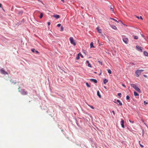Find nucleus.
I'll return each instance as SVG.
<instances>
[{
  "mask_svg": "<svg viewBox=\"0 0 148 148\" xmlns=\"http://www.w3.org/2000/svg\"><path fill=\"white\" fill-rule=\"evenodd\" d=\"M18 91L23 95H26L28 94L27 91L25 89L20 90V87H19L18 88Z\"/></svg>",
  "mask_w": 148,
  "mask_h": 148,
  "instance_id": "nucleus-1",
  "label": "nucleus"
},
{
  "mask_svg": "<svg viewBox=\"0 0 148 148\" xmlns=\"http://www.w3.org/2000/svg\"><path fill=\"white\" fill-rule=\"evenodd\" d=\"M130 85L133 88L138 92L141 93V92L140 89L135 84H131Z\"/></svg>",
  "mask_w": 148,
  "mask_h": 148,
  "instance_id": "nucleus-2",
  "label": "nucleus"
},
{
  "mask_svg": "<svg viewBox=\"0 0 148 148\" xmlns=\"http://www.w3.org/2000/svg\"><path fill=\"white\" fill-rule=\"evenodd\" d=\"M143 71V70H137L135 72L136 76L137 77H138L140 74Z\"/></svg>",
  "mask_w": 148,
  "mask_h": 148,
  "instance_id": "nucleus-3",
  "label": "nucleus"
},
{
  "mask_svg": "<svg viewBox=\"0 0 148 148\" xmlns=\"http://www.w3.org/2000/svg\"><path fill=\"white\" fill-rule=\"evenodd\" d=\"M69 40L71 43L74 46H75L76 45V43L75 41L74 40L73 38L72 37H70L69 38Z\"/></svg>",
  "mask_w": 148,
  "mask_h": 148,
  "instance_id": "nucleus-4",
  "label": "nucleus"
},
{
  "mask_svg": "<svg viewBox=\"0 0 148 148\" xmlns=\"http://www.w3.org/2000/svg\"><path fill=\"white\" fill-rule=\"evenodd\" d=\"M123 42L126 44H127L128 42V38L125 37L123 38Z\"/></svg>",
  "mask_w": 148,
  "mask_h": 148,
  "instance_id": "nucleus-5",
  "label": "nucleus"
},
{
  "mask_svg": "<svg viewBox=\"0 0 148 148\" xmlns=\"http://www.w3.org/2000/svg\"><path fill=\"white\" fill-rule=\"evenodd\" d=\"M1 73L3 74L6 75L7 74V73L3 69H2L0 70Z\"/></svg>",
  "mask_w": 148,
  "mask_h": 148,
  "instance_id": "nucleus-6",
  "label": "nucleus"
},
{
  "mask_svg": "<svg viewBox=\"0 0 148 148\" xmlns=\"http://www.w3.org/2000/svg\"><path fill=\"white\" fill-rule=\"evenodd\" d=\"M124 121L123 120H122L121 121V124L122 127L123 128H124L125 127L124 125Z\"/></svg>",
  "mask_w": 148,
  "mask_h": 148,
  "instance_id": "nucleus-7",
  "label": "nucleus"
},
{
  "mask_svg": "<svg viewBox=\"0 0 148 148\" xmlns=\"http://www.w3.org/2000/svg\"><path fill=\"white\" fill-rule=\"evenodd\" d=\"M90 81H91L92 82H93L95 83H97V80L96 79H90Z\"/></svg>",
  "mask_w": 148,
  "mask_h": 148,
  "instance_id": "nucleus-8",
  "label": "nucleus"
},
{
  "mask_svg": "<svg viewBox=\"0 0 148 148\" xmlns=\"http://www.w3.org/2000/svg\"><path fill=\"white\" fill-rule=\"evenodd\" d=\"M136 48L138 49V50L142 52V49L139 46H136Z\"/></svg>",
  "mask_w": 148,
  "mask_h": 148,
  "instance_id": "nucleus-9",
  "label": "nucleus"
},
{
  "mask_svg": "<svg viewBox=\"0 0 148 148\" xmlns=\"http://www.w3.org/2000/svg\"><path fill=\"white\" fill-rule=\"evenodd\" d=\"M53 16L56 19H58L60 17V16L58 15H53Z\"/></svg>",
  "mask_w": 148,
  "mask_h": 148,
  "instance_id": "nucleus-10",
  "label": "nucleus"
},
{
  "mask_svg": "<svg viewBox=\"0 0 148 148\" xmlns=\"http://www.w3.org/2000/svg\"><path fill=\"white\" fill-rule=\"evenodd\" d=\"M97 29L98 32L101 34V30L99 29V27H97Z\"/></svg>",
  "mask_w": 148,
  "mask_h": 148,
  "instance_id": "nucleus-11",
  "label": "nucleus"
},
{
  "mask_svg": "<svg viewBox=\"0 0 148 148\" xmlns=\"http://www.w3.org/2000/svg\"><path fill=\"white\" fill-rule=\"evenodd\" d=\"M110 26H111V27H112V28L114 29H117L116 27L114 25H110Z\"/></svg>",
  "mask_w": 148,
  "mask_h": 148,
  "instance_id": "nucleus-12",
  "label": "nucleus"
},
{
  "mask_svg": "<svg viewBox=\"0 0 148 148\" xmlns=\"http://www.w3.org/2000/svg\"><path fill=\"white\" fill-rule=\"evenodd\" d=\"M103 83L104 84H106L108 82V80L106 79H105L103 80Z\"/></svg>",
  "mask_w": 148,
  "mask_h": 148,
  "instance_id": "nucleus-13",
  "label": "nucleus"
},
{
  "mask_svg": "<svg viewBox=\"0 0 148 148\" xmlns=\"http://www.w3.org/2000/svg\"><path fill=\"white\" fill-rule=\"evenodd\" d=\"M116 101L118 103H119V105H120L121 106L122 105V103L118 99Z\"/></svg>",
  "mask_w": 148,
  "mask_h": 148,
  "instance_id": "nucleus-14",
  "label": "nucleus"
},
{
  "mask_svg": "<svg viewBox=\"0 0 148 148\" xmlns=\"http://www.w3.org/2000/svg\"><path fill=\"white\" fill-rule=\"evenodd\" d=\"M86 62L88 64V66L91 67V66L90 63H89V61L88 60H87L86 61Z\"/></svg>",
  "mask_w": 148,
  "mask_h": 148,
  "instance_id": "nucleus-15",
  "label": "nucleus"
},
{
  "mask_svg": "<svg viewBox=\"0 0 148 148\" xmlns=\"http://www.w3.org/2000/svg\"><path fill=\"white\" fill-rule=\"evenodd\" d=\"M134 95L135 96H139V94L135 91H134Z\"/></svg>",
  "mask_w": 148,
  "mask_h": 148,
  "instance_id": "nucleus-16",
  "label": "nucleus"
},
{
  "mask_svg": "<svg viewBox=\"0 0 148 148\" xmlns=\"http://www.w3.org/2000/svg\"><path fill=\"white\" fill-rule=\"evenodd\" d=\"M144 54L146 56H148V53L146 51H145L144 52Z\"/></svg>",
  "mask_w": 148,
  "mask_h": 148,
  "instance_id": "nucleus-17",
  "label": "nucleus"
},
{
  "mask_svg": "<svg viewBox=\"0 0 148 148\" xmlns=\"http://www.w3.org/2000/svg\"><path fill=\"white\" fill-rule=\"evenodd\" d=\"M97 95L100 98H101V95L100 94L99 92V91H98L97 92Z\"/></svg>",
  "mask_w": 148,
  "mask_h": 148,
  "instance_id": "nucleus-18",
  "label": "nucleus"
},
{
  "mask_svg": "<svg viewBox=\"0 0 148 148\" xmlns=\"http://www.w3.org/2000/svg\"><path fill=\"white\" fill-rule=\"evenodd\" d=\"M80 54V53H79L77 55V56L76 58V59L77 60H78L79 59V55Z\"/></svg>",
  "mask_w": 148,
  "mask_h": 148,
  "instance_id": "nucleus-19",
  "label": "nucleus"
},
{
  "mask_svg": "<svg viewBox=\"0 0 148 148\" xmlns=\"http://www.w3.org/2000/svg\"><path fill=\"white\" fill-rule=\"evenodd\" d=\"M90 48L94 47L93 46V42H91L90 44Z\"/></svg>",
  "mask_w": 148,
  "mask_h": 148,
  "instance_id": "nucleus-20",
  "label": "nucleus"
},
{
  "mask_svg": "<svg viewBox=\"0 0 148 148\" xmlns=\"http://www.w3.org/2000/svg\"><path fill=\"white\" fill-rule=\"evenodd\" d=\"M23 14V12L22 11H21L19 12L18 13V14L20 15H22Z\"/></svg>",
  "mask_w": 148,
  "mask_h": 148,
  "instance_id": "nucleus-21",
  "label": "nucleus"
},
{
  "mask_svg": "<svg viewBox=\"0 0 148 148\" xmlns=\"http://www.w3.org/2000/svg\"><path fill=\"white\" fill-rule=\"evenodd\" d=\"M10 82L11 83L14 84L16 83V82H14V81L12 80H11L10 81Z\"/></svg>",
  "mask_w": 148,
  "mask_h": 148,
  "instance_id": "nucleus-22",
  "label": "nucleus"
},
{
  "mask_svg": "<svg viewBox=\"0 0 148 148\" xmlns=\"http://www.w3.org/2000/svg\"><path fill=\"white\" fill-rule=\"evenodd\" d=\"M110 18V19L112 20L117 23H119L118 21L116 20L113 18Z\"/></svg>",
  "mask_w": 148,
  "mask_h": 148,
  "instance_id": "nucleus-23",
  "label": "nucleus"
},
{
  "mask_svg": "<svg viewBox=\"0 0 148 148\" xmlns=\"http://www.w3.org/2000/svg\"><path fill=\"white\" fill-rule=\"evenodd\" d=\"M107 71H108V72L109 74H110L112 73V71L110 69H108V70H107Z\"/></svg>",
  "mask_w": 148,
  "mask_h": 148,
  "instance_id": "nucleus-24",
  "label": "nucleus"
},
{
  "mask_svg": "<svg viewBox=\"0 0 148 148\" xmlns=\"http://www.w3.org/2000/svg\"><path fill=\"white\" fill-rule=\"evenodd\" d=\"M43 16V14L42 13H41L40 14V18H42Z\"/></svg>",
  "mask_w": 148,
  "mask_h": 148,
  "instance_id": "nucleus-25",
  "label": "nucleus"
},
{
  "mask_svg": "<svg viewBox=\"0 0 148 148\" xmlns=\"http://www.w3.org/2000/svg\"><path fill=\"white\" fill-rule=\"evenodd\" d=\"M140 141H139V143L140 146L141 147H144V146L143 145H141V144H140Z\"/></svg>",
  "mask_w": 148,
  "mask_h": 148,
  "instance_id": "nucleus-26",
  "label": "nucleus"
},
{
  "mask_svg": "<svg viewBox=\"0 0 148 148\" xmlns=\"http://www.w3.org/2000/svg\"><path fill=\"white\" fill-rule=\"evenodd\" d=\"M86 86H87V87H90V85L88 84V82H86Z\"/></svg>",
  "mask_w": 148,
  "mask_h": 148,
  "instance_id": "nucleus-27",
  "label": "nucleus"
},
{
  "mask_svg": "<svg viewBox=\"0 0 148 148\" xmlns=\"http://www.w3.org/2000/svg\"><path fill=\"white\" fill-rule=\"evenodd\" d=\"M64 27L62 26H61V31H63L64 30Z\"/></svg>",
  "mask_w": 148,
  "mask_h": 148,
  "instance_id": "nucleus-28",
  "label": "nucleus"
},
{
  "mask_svg": "<svg viewBox=\"0 0 148 148\" xmlns=\"http://www.w3.org/2000/svg\"><path fill=\"white\" fill-rule=\"evenodd\" d=\"M126 99L128 100L130 99V97L128 95H127L126 96Z\"/></svg>",
  "mask_w": 148,
  "mask_h": 148,
  "instance_id": "nucleus-29",
  "label": "nucleus"
},
{
  "mask_svg": "<svg viewBox=\"0 0 148 148\" xmlns=\"http://www.w3.org/2000/svg\"><path fill=\"white\" fill-rule=\"evenodd\" d=\"M138 37L137 36H134V39H138Z\"/></svg>",
  "mask_w": 148,
  "mask_h": 148,
  "instance_id": "nucleus-30",
  "label": "nucleus"
},
{
  "mask_svg": "<svg viewBox=\"0 0 148 148\" xmlns=\"http://www.w3.org/2000/svg\"><path fill=\"white\" fill-rule=\"evenodd\" d=\"M89 106L92 109H94V108L93 106H90V105H89Z\"/></svg>",
  "mask_w": 148,
  "mask_h": 148,
  "instance_id": "nucleus-31",
  "label": "nucleus"
},
{
  "mask_svg": "<svg viewBox=\"0 0 148 148\" xmlns=\"http://www.w3.org/2000/svg\"><path fill=\"white\" fill-rule=\"evenodd\" d=\"M61 24H58V25H57V26L59 27H60V26H61Z\"/></svg>",
  "mask_w": 148,
  "mask_h": 148,
  "instance_id": "nucleus-32",
  "label": "nucleus"
},
{
  "mask_svg": "<svg viewBox=\"0 0 148 148\" xmlns=\"http://www.w3.org/2000/svg\"><path fill=\"white\" fill-rule=\"evenodd\" d=\"M32 51L33 52H35V49H32Z\"/></svg>",
  "mask_w": 148,
  "mask_h": 148,
  "instance_id": "nucleus-33",
  "label": "nucleus"
},
{
  "mask_svg": "<svg viewBox=\"0 0 148 148\" xmlns=\"http://www.w3.org/2000/svg\"><path fill=\"white\" fill-rule=\"evenodd\" d=\"M144 102L145 105H146L148 104V103L147 102H146L145 101H144Z\"/></svg>",
  "mask_w": 148,
  "mask_h": 148,
  "instance_id": "nucleus-34",
  "label": "nucleus"
},
{
  "mask_svg": "<svg viewBox=\"0 0 148 148\" xmlns=\"http://www.w3.org/2000/svg\"><path fill=\"white\" fill-rule=\"evenodd\" d=\"M121 93H119L118 94V95L120 96L121 97Z\"/></svg>",
  "mask_w": 148,
  "mask_h": 148,
  "instance_id": "nucleus-35",
  "label": "nucleus"
},
{
  "mask_svg": "<svg viewBox=\"0 0 148 148\" xmlns=\"http://www.w3.org/2000/svg\"><path fill=\"white\" fill-rule=\"evenodd\" d=\"M110 10L111 11L113 12L114 11V10H113V8H112L111 7H110Z\"/></svg>",
  "mask_w": 148,
  "mask_h": 148,
  "instance_id": "nucleus-36",
  "label": "nucleus"
},
{
  "mask_svg": "<svg viewBox=\"0 0 148 148\" xmlns=\"http://www.w3.org/2000/svg\"><path fill=\"white\" fill-rule=\"evenodd\" d=\"M99 63L100 64H101V65H102V62L100 61H99Z\"/></svg>",
  "mask_w": 148,
  "mask_h": 148,
  "instance_id": "nucleus-37",
  "label": "nucleus"
},
{
  "mask_svg": "<svg viewBox=\"0 0 148 148\" xmlns=\"http://www.w3.org/2000/svg\"><path fill=\"white\" fill-rule=\"evenodd\" d=\"M143 76H144V77H146V78H148V77H147V75H143Z\"/></svg>",
  "mask_w": 148,
  "mask_h": 148,
  "instance_id": "nucleus-38",
  "label": "nucleus"
},
{
  "mask_svg": "<svg viewBox=\"0 0 148 148\" xmlns=\"http://www.w3.org/2000/svg\"><path fill=\"white\" fill-rule=\"evenodd\" d=\"M79 56H80L82 58H83V56L81 53H80Z\"/></svg>",
  "mask_w": 148,
  "mask_h": 148,
  "instance_id": "nucleus-39",
  "label": "nucleus"
},
{
  "mask_svg": "<svg viewBox=\"0 0 148 148\" xmlns=\"http://www.w3.org/2000/svg\"><path fill=\"white\" fill-rule=\"evenodd\" d=\"M35 52L36 53L38 54L39 52L38 51H36Z\"/></svg>",
  "mask_w": 148,
  "mask_h": 148,
  "instance_id": "nucleus-40",
  "label": "nucleus"
},
{
  "mask_svg": "<svg viewBox=\"0 0 148 148\" xmlns=\"http://www.w3.org/2000/svg\"><path fill=\"white\" fill-rule=\"evenodd\" d=\"M47 23L48 25H50L51 24V23L50 22H48Z\"/></svg>",
  "mask_w": 148,
  "mask_h": 148,
  "instance_id": "nucleus-41",
  "label": "nucleus"
},
{
  "mask_svg": "<svg viewBox=\"0 0 148 148\" xmlns=\"http://www.w3.org/2000/svg\"><path fill=\"white\" fill-rule=\"evenodd\" d=\"M112 113H113V114L115 115V112H114V110H113L112 111Z\"/></svg>",
  "mask_w": 148,
  "mask_h": 148,
  "instance_id": "nucleus-42",
  "label": "nucleus"
},
{
  "mask_svg": "<svg viewBox=\"0 0 148 148\" xmlns=\"http://www.w3.org/2000/svg\"><path fill=\"white\" fill-rule=\"evenodd\" d=\"M122 86H123L124 87H126V86H125V85L124 84H122Z\"/></svg>",
  "mask_w": 148,
  "mask_h": 148,
  "instance_id": "nucleus-43",
  "label": "nucleus"
},
{
  "mask_svg": "<svg viewBox=\"0 0 148 148\" xmlns=\"http://www.w3.org/2000/svg\"><path fill=\"white\" fill-rule=\"evenodd\" d=\"M0 8L2 7V4L1 3H0Z\"/></svg>",
  "mask_w": 148,
  "mask_h": 148,
  "instance_id": "nucleus-44",
  "label": "nucleus"
},
{
  "mask_svg": "<svg viewBox=\"0 0 148 148\" xmlns=\"http://www.w3.org/2000/svg\"><path fill=\"white\" fill-rule=\"evenodd\" d=\"M140 18L141 19H142V20H143V18H142V17L141 16H140Z\"/></svg>",
  "mask_w": 148,
  "mask_h": 148,
  "instance_id": "nucleus-45",
  "label": "nucleus"
},
{
  "mask_svg": "<svg viewBox=\"0 0 148 148\" xmlns=\"http://www.w3.org/2000/svg\"><path fill=\"white\" fill-rule=\"evenodd\" d=\"M136 17H137V18L138 19H139V17L138 16H137Z\"/></svg>",
  "mask_w": 148,
  "mask_h": 148,
  "instance_id": "nucleus-46",
  "label": "nucleus"
},
{
  "mask_svg": "<svg viewBox=\"0 0 148 148\" xmlns=\"http://www.w3.org/2000/svg\"><path fill=\"white\" fill-rule=\"evenodd\" d=\"M61 1L63 2H64V0H61Z\"/></svg>",
  "mask_w": 148,
  "mask_h": 148,
  "instance_id": "nucleus-47",
  "label": "nucleus"
},
{
  "mask_svg": "<svg viewBox=\"0 0 148 148\" xmlns=\"http://www.w3.org/2000/svg\"><path fill=\"white\" fill-rule=\"evenodd\" d=\"M104 88H105L106 89V86H104Z\"/></svg>",
  "mask_w": 148,
  "mask_h": 148,
  "instance_id": "nucleus-48",
  "label": "nucleus"
},
{
  "mask_svg": "<svg viewBox=\"0 0 148 148\" xmlns=\"http://www.w3.org/2000/svg\"><path fill=\"white\" fill-rule=\"evenodd\" d=\"M129 121H130V122L131 123V122H132V121H131L130 120H129Z\"/></svg>",
  "mask_w": 148,
  "mask_h": 148,
  "instance_id": "nucleus-49",
  "label": "nucleus"
},
{
  "mask_svg": "<svg viewBox=\"0 0 148 148\" xmlns=\"http://www.w3.org/2000/svg\"><path fill=\"white\" fill-rule=\"evenodd\" d=\"M119 21H120V22H121V23H122V22L121 21L119 20Z\"/></svg>",
  "mask_w": 148,
  "mask_h": 148,
  "instance_id": "nucleus-50",
  "label": "nucleus"
},
{
  "mask_svg": "<svg viewBox=\"0 0 148 148\" xmlns=\"http://www.w3.org/2000/svg\"><path fill=\"white\" fill-rule=\"evenodd\" d=\"M132 123H134V121H132Z\"/></svg>",
  "mask_w": 148,
  "mask_h": 148,
  "instance_id": "nucleus-51",
  "label": "nucleus"
},
{
  "mask_svg": "<svg viewBox=\"0 0 148 148\" xmlns=\"http://www.w3.org/2000/svg\"><path fill=\"white\" fill-rule=\"evenodd\" d=\"M142 36H143V35H142Z\"/></svg>",
  "mask_w": 148,
  "mask_h": 148,
  "instance_id": "nucleus-52",
  "label": "nucleus"
},
{
  "mask_svg": "<svg viewBox=\"0 0 148 148\" xmlns=\"http://www.w3.org/2000/svg\"><path fill=\"white\" fill-rule=\"evenodd\" d=\"M144 123V124H145V125H146L145 123Z\"/></svg>",
  "mask_w": 148,
  "mask_h": 148,
  "instance_id": "nucleus-53",
  "label": "nucleus"
},
{
  "mask_svg": "<svg viewBox=\"0 0 148 148\" xmlns=\"http://www.w3.org/2000/svg\"><path fill=\"white\" fill-rule=\"evenodd\" d=\"M101 1H102V0H101Z\"/></svg>",
  "mask_w": 148,
  "mask_h": 148,
  "instance_id": "nucleus-54",
  "label": "nucleus"
}]
</instances>
